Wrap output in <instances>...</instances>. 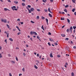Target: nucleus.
Listing matches in <instances>:
<instances>
[{"label":"nucleus","mask_w":76,"mask_h":76,"mask_svg":"<svg viewBox=\"0 0 76 76\" xmlns=\"http://www.w3.org/2000/svg\"><path fill=\"white\" fill-rule=\"evenodd\" d=\"M50 57H53V55L52 54V53H51L50 54Z\"/></svg>","instance_id":"1a4fd4ad"},{"label":"nucleus","mask_w":76,"mask_h":76,"mask_svg":"<svg viewBox=\"0 0 76 76\" xmlns=\"http://www.w3.org/2000/svg\"><path fill=\"white\" fill-rule=\"evenodd\" d=\"M49 16L50 18H52V15H51V14H50V13H49Z\"/></svg>","instance_id":"9b49d317"},{"label":"nucleus","mask_w":76,"mask_h":76,"mask_svg":"<svg viewBox=\"0 0 76 76\" xmlns=\"http://www.w3.org/2000/svg\"><path fill=\"white\" fill-rule=\"evenodd\" d=\"M14 3H15L16 4H18V1H14Z\"/></svg>","instance_id":"ddd939ff"},{"label":"nucleus","mask_w":76,"mask_h":76,"mask_svg":"<svg viewBox=\"0 0 76 76\" xmlns=\"http://www.w3.org/2000/svg\"><path fill=\"white\" fill-rule=\"evenodd\" d=\"M26 9H28V10H29V8H28V7H26Z\"/></svg>","instance_id":"680f3d73"},{"label":"nucleus","mask_w":76,"mask_h":76,"mask_svg":"<svg viewBox=\"0 0 76 76\" xmlns=\"http://www.w3.org/2000/svg\"><path fill=\"white\" fill-rule=\"evenodd\" d=\"M67 22H68V23H70V20L68 19H67Z\"/></svg>","instance_id":"bb28decb"},{"label":"nucleus","mask_w":76,"mask_h":76,"mask_svg":"<svg viewBox=\"0 0 76 76\" xmlns=\"http://www.w3.org/2000/svg\"><path fill=\"white\" fill-rule=\"evenodd\" d=\"M72 29H73V27L72 26H71L70 28V30H72Z\"/></svg>","instance_id":"7c9ffc66"},{"label":"nucleus","mask_w":76,"mask_h":76,"mask_svg":"<svg viewBox=\"0 0 76 76\" xmlns=\"http://www.w3.org/2000/svg\"><path fill=\"white\" fill-rule=\"evenodd\" d=\"M48 44L49 45V46H51V45L50 44V42H48Z\"/></svg>","instance_id":"49530a36"},{"label":"nucleus","mask_w":76,"mask_h":76,"mask_svg":"<svg viewBox=\"0 0 76 76\" xmlns=\"http://www.w3.org/2000/svg\"><path fill=\"white\" fill-rule=\"evenodd\" d=\"M61 36H62V37H66V35L65 34H61Z\"/></svg>","instance_id":"f8f14e48"},{"label":"nucleus","mask_w":76,"mask_h":76,"mask_svg":"<svg viewBox=\"0 0 76 76\" xmlns=\"http://www.w3.org/2000/svg\"><path fill=\"white\" fill-rule=\"evenodd\" d=\"M11 8L13 10H14L15 9V8H16V6H13V7H12Z\"/></svg>","instance_id":"7ed1b4c3"},{"label":"nucleus","mask_w":76,"mask_h":76,"mask_svg":"<svg viewBox=\"0 0 76 76\" xmlns=\"http://www.w3.org/2000/svg\"><path fill=\"white\" fill-rule=\"evenodd\" d=\"M42 19H45V18L42 16Z\"/></svg>","instance_id":"ea45409f"},{"label":"nucleus","mask_w":76,"mask_h":76,"mask_svg":"<svg viewBox=\"0 0 76 76\" xmlns=\"http://www.w3.org/2000/svg\"><path fill=\"white\" fill-rule=\"evenodd\" d=\"M34 67L35 69H38V67L36 66V65H34Z\"/></svg>","instance_id":"2eb2a0df"},{"label":"nucleus","mask_w":76,"mask_h":76,"mask_svg":"<svg viewBox=\"0 0 76 76\" xmlns=\"http://www.w3.org/2000/svg\"><path fill=\"white\" fill-rule=\"evenodd\" d=\"M69 7V5H66L65 6V7L66 8H67V7Z\"/></svg>","instance_id":"c9c22d12"},{"label":"nucleus","mask_w":76,"mask_h":76,"mask_svg":"<svg viewBox=\"0 0 76 76\" xmlns=\"http://www.w3.org/2000/svg\"><path fill=\"white\" fill-rule=\"evenodd\" d=\"M30 10L32 11V12H33V11H34V9L33 8H31Z\"/></svg>","instance_id":"6e6552de"},{"label":"nucleus","mask_w":76,"mask_h":76,"mask_svg":"<svg viewBox=\"0 0 76 76\" xmlns=\"http://www.w3.org/2000/svg\"><path fill=\"white\" fill-rule=\"evenodd\" d=\"M68 39H69L68 38H66L65 39V40H66V41L68 40Z\"/></svg>","instance_id":"a19ab883"},{"label":"nucleus","mask_w":76,"mask_h":76,"mask_svg":"<svg viewBox=\"0 0 76 76\" xmlns=\"http://www.w3.org/2000/svg\"><path fill=\"white\" fill-rule=\"evenodd\" d=\"M61 20H65L64 18H61Z\"/></svg>","instance_id":"4be33fe9"},{"label":"nucleus","mask_w":76,"mask_h":76,"mask_svg":"<svg viewBox=\"0 0 76 76\" xmlns=\"http://www.w3.org/2000/svg\"><path fill=\"white\" fill-rule=\"evenodd\" d=\"M9 76H12V74H11V73H9Z\"/></svg>","instance_id":"4d7b16f0"},{"label":"nucleus","mask_w":76,"mask_h":76,"mask_svg":"<svg viewBox=\"0 0 76 76\" xmlns=\"http://www.w3.org/2000/svg\"><path fill=\"white\" fill-rule=\"evenodd\" d=\"M57 57H60V55H57Z\"/></svg>","instance_id":"de8ad7c7"},{"label":"nucleus","mask_w":76,"mask_h":76,"mask_svg":"<svg viewBox=\"0 0 76 76\" xmlns=\"http://www.w3.org/2000/svg\"><path fill=\"white\" fill-rule=\"evenodd\" d=\"M11 63H13V64H15V62L14 61H12Z\"/></svg>","instance_id":"f3484780"},{"label":"nucleus","mask_w":76,"mask_h":76,"mask_svg":"<svg viewBox=\"0 0 76 76\" xmlns=\"http://www.w3.org/2000/svg\"><path fill=\"white\" fill-rule=\"evenodd\" d=\"M30 34H31V35H32V34H33V32H32V31H31L30 32Z\"/></svg>","instance_id":"f704fd0d"},{"label":"nucleus","mask_w":76,"mask_h":76,"mask_svg":"<svg viewBox=\"0 0 76 76\" xmlns=\"http://www.w3.org/2000/svg\"><path fill=\"white\" fill-rule=\"evenodd\" d=\"M22 6H25V3H22Z\"/></svg>","instance_id":"6ab92c4d"},{"label":"nucleus","mask_w":76,"mask_h":76,"mask_svg":"<svg viewBox=\"0 0 76 76\" xmlns=\"http://www.w3.org/2000/svg\"><path fill=\"white\" fill-rule=\"evenodd\" d=\"M43 26H42V29H43L44 30V27H43Z\"/></svg>","instance_id":"c756f323"},{"label":"nucleus","mask_w":76,"mask_h":76,"mask_svg":"<svg viewBox=\"0 0 76 76\" xmlns=\"http://www.w3.org/2000/svg\"><path fill=\"white\" fill-rule=\"evenodd\" d=\"M13 31H16V29H14L13 30Z\"/></svg>","instance_id":"338daca9"},{"label":"nucleus","mask_w":76,"mask_h":76,"mask_svg":"<svg viewBox=\"0 0 76 76\" xmlns=\"http://www.w3.org/2000/svg\"><path fill=\"white\" fill-rule=\"evenodd\" d=\"M4 33L7 34V38L9 37V33H7V32L6 31H4Z\"/></svg>","instance_id":"f03ea898"},{"label":"nucleus","mask_w":76,"mask_h":76,"mask_svg":"<svg viewBox=\"0 0 76 76\" xmlns=\"http://www.w3.org/2000/svg\"><path fill=\"white\" fill-rule=\"evenodd\" d=\"M20 34H21V33H20V32H19L17 34L19 35H20Z\"/></svg>","instance_id":"c03bdc74"},{"label":"nucleus","mask_w":76,"mask_h":76,"mask_svg":"<svg viewBox=\"0 0 76 76\" xmlns=\"http://www.w3.org/2000/svg\"><path fill=\"white\" fill-rule=\"evenodd\" d=\"M8 56H9V57H11V55H10V54H8Z\"/></svg>","instance_id":"13d9d810"},{"label":"nucleus","mask_w":76,"mask_h":76,"mask_svg":"<svg viewBox=\"0 0 76 76\" xmlns=\"http://www.w3.org/2000/svg\"><path fill=\"white\" fill-rule=\"evenodd\" d=\"M37 19H39V16L38 15L37 16Z\"/></svg>","instance_id":"dca6fc26"},{"label":"nucleus","mask_w":76,"mask_h":76,"mask_svg":"<svg viewBox=\"0 0 76 76\" xmlns=\"http://www.w3.org/2000/svg\"><path fill=\"white\" fill-rule=\"evenodd\" d=\"M1 21L2 22H4V23H6V22H7V20L6 19H2Z\"/></svg>","instance_id":"f257e3e1"},{"label":"nucleus","mask_w":76,"mask_h":76,"mask_svg":"<svg viewBox=\"0 0 76 76\" xmlns=\"http://www.w3.org/2000/svg\"><path fill=\"white\" fill-rule=\"evenodd\" d=\"M72 1L73 3H75V0H72Z\"/></svg>","instance_id":"58836bf2"},{"label":"nucleus","mask_w":76,"mask_h":76,"mask_svg":"<svg viewBox=\"0 0 76 76\" xmlns=\"http://www.w3.org/2000/svg\"><path fill=\"white\" fill-rule=\"evenodd\" d=\"M31 23H35V22H34L32 20H31Z\"/></svg>","instance_id":"4c0bfd02"},{"label":"nucleus","mask_w":76,"mask_h":76,"mask_svg":"<svg viewBox=\"0 0 76 76\" xmlns=\"http://www.w3.org/2000/svg\"><path fill=\"white\" fill-rule=\"evenodd\" d=\"M33 33V34H34L35 35H37V33H36V32L34 31Z\"/></svg>","instance_id":"423d86ee"},{"label":"nucleus","mask_w":76,"mask_h":76,"mask_svg":"<svg viewBox=\"0 0 76 76\" xmlns=\"http://www.w3.org/2000/svg\"><path fill=\"white\" fill-rule=\"evenodd\" d=\"M75 8H74V9L72 10V12H75Z\"/></svg>","instance_id":"aec40b11"},{"label":"nucleus","mask_w":76,"mask_h":76,"mask_svg":"<svg viewBox=\"0 0 76 76\" xmlns=\"http://www.w3.org/2000/svg\"><path fill=\"white\" fill-rule=\"evenodd\" d=\"M22 70L23 72H25V68H23L22 69Z\"/></svg>","instance_id":"9d476101"},{"label":"nucleus","mask_w":76,"mask_h":76,"mask_svg":"<svg viewBox=\"0 0 76 76\" xmlns=\"http://www.w3.org/2000/svg\"><path fill=\"white\" fill-rule=\"evenodd\" d=\"M17 21H18V22H19V21H20V19L18 18L17 19Z\"/></svg>","instance_id":"8fccbe9b"},{"label":"nucleus","mask_w":76,"mask_h":76,"mask_svg":"<svg viewBox=\"0 0 76 76\" xmlns=\"http://www.w3.org/2000/svg\"><path fill=\"white\" fill-rule=\"evenodd\" d=\"M44 10H45V12H48V10H47L45 9Z\"/></svg>","instance_id":"a878e982"},{"label":"nucleus","mask_w":76,"mask_h":76,"mask_svg":"<svg viewBox=\"0 0 76 76\" xmlns=\"http://www.w3.org/2000/svg\"><path fill=\"white\" fill-rule=\"evenodd\" d=\"M74 15H75V16H76V12H74Z\"/></svg>","instance_id":"774afa93"},{"label":"nucleus","mask_w":76,"mask_h":76,"mask_svg":"<svg viewBox=\"0 0 76 76\" xmlns=\"http://www.w3.org/2000/svg\"><path fill=\"white\" fill-rule=\"evenodd\" d=\"M15 49H16V50H18V49H19V48H18V47H16V48Z\"/></svg>","instance_id":"0e129e2a"},{"label":"nucleus","mask_w":76,"mask_h":76,"mask_svg":"<svg viewBox=\"0 0 76 76\" xmlns=\"http://www.w3.org/2000/svg\"><path fill=\"white\" fill-rule=\"evenodd\" d=\"M65 65H66V66H68V64H67V63H66Z\"/></svg>","instance_id":"5fc2aeb1"},{"label":"nucleus","mask_w":76,"mask_h":76,"mask_svg":"<svg viewBox=\"0 0 76 76\" xmlns=\"http://www.w3.org/2000/svg\"><path fill=\"white\" fill-rule=\"evenodd\" d=\"M66 32H69V29H67L66 30Z\"/></svg>","instance_id":"473e14b6"},{"label":"nucleus","mask_w":76,"mask_h":76,"mask_svg":"<svg viewBox=\"0 0 76 76\" xmlns=\"http://www.w3.org/2000/svg\"><path fill=\"white\" fill-rule=\"evenodd\" d=\"M62 15H64V14H65L64 12H62Z\"/></svg>","instance_id":"864d4df0"},{"label":"nucleus","mask_w":76,"mask_h":76,"mask_svg":"<svg viewBox=\"0 0 76 76\" xmlns=\"http://www.w3.org/2000/svg\"><path fill=\"white\" fill-rule=\"evenodd\" d=\"M26 47H28V45H26Z\"/></svg>","instance_id":"69168bd1"},{"label":"nucleus","mask_w":76,"mask_h":76,"mask_svg":"<svg viewBox=\"0 0 76 76\" xmlns=\"http://www.w3.org/2000/svg\"><path fill=\"white\" fill-rule=\"evenodd\" d=\"M48 11H49V12L50 13H53L51 12V11H50V8H48Z\"/></svg>","instance_id":"0eeeda50"},{"label":"nucleus","mask_w":76,"mask_h":76,"mask_svg":"<svg viewBox=\"0 0 76 76\" xmlns=\"http://www.w3.org/2000/svg\"><path fill=\"white\" fill-rule=\"evenodd\" d=\"M7 26L8 27V28H10V26H9V25L7 24Z\"/></svg>","instance_id":"c85d7f7f"},{"label":"nucleus","mask_w":76,"mask_h":76,"mask_svg":"<svg viewBox=\"0 0 76 76\" xmlns=\"http://www.w3.org/2000/svg\"><path fill=\"white\" fill-rule=\"evenodd\" d=\"M37 39H39V36H38L37 37Z\"/></svg>","instance_id":"bf43d9fd"},{"label":"nucleus","mask_w":76,"mask_h":76,"mask_svg":"<svg viewBox=\"0 0 76 76\" xmlns=\"http://www.w3.org/2000/svg\"><path fill=\"white\" fill-rule=\"evenodd\" d=\"M27 7H29V8H31V5H28Z\"/></svg>","instance_id":"5701e85b"},{"label":"nucleus","mask_w":76,"mask_h":76,"mask_svg":"<svg viewBox=\"0 0 76 76\" xmlns=\"http://www.w3.org/2000/svg\"><path fill=\"white\" fill-rule=\"evenodd\" d=\"M49 40H50V41H53V40L51 39V38H49Z\"/></svg>","instance_id":"a211bd4d"},{"label":"nucleus","mask_w":76,"mask_h":76,"mask_svg":"<svg viewBox=\"0 0 76 76\" xmlns=\"http://www.w3.org/2000/svg\"><path fill=\"white\" fill-rule=\"evenodd\" d=\"M69 43H70V44H73V42L71 40H70L68 42Z\"/></svg>","instance_id":"20e7f679"},{"label":"nucleus","mask_w":76,"mask_h":76,"mask_svg":"<svg viewBox=\"0 0 76 76\" xmlns=\"http://www.w3.org/2000/svg\"><path fill=\"white\" fill-rule=\"evenodd\" d=\"M23 54L24 56H26V54H25V53H23Z\"/></svg>","instance_id":"72a5a7b5"},{"label":"nucleus","mask_w":76,"mask_h":76,"mask_svg":"<svg viewBox=\"0 0 76 76\" xmlns=\"http://www.w3.org/2000/svg\"><path fill=\"white\" fill-rule=\"evenodd\" d=\"M8 2H9L10 3H11V1L10 0H7Z\"/></svg>","instance_id":"a18cd8bd"},{"label":"nucleus","mask_w":76,"mask_h":76,"mask_svg":"<svg viewBox=\"0 0 76 76\" xmlns=\"http://www.w3.org/2000/svg\"><path fill=\"white\" fill-rule=\"evenodd\" d=\"M64 12H66V13H67V11L66 10V9H65L64 10Z\"/></svg>","instance_id":"2f4dec72"},{"label":"nucleus","mask_w":76,"mask_h":76,"mask_svg":"<svg viewBox=\"0 0 76 76\" xmlns=\"http://www.w3.org/2000/svg\"><path fill=\"white\" fill-rule=\"evenodd\" d=\"M2 58V55H1V53H0V58Z\"/></svg>","instance_id":"cd10ccee"},{"label":"nucleus","mask_w":76,"mask_h":76,"mask_svg":"<svg viewBox=\"0 0 76 76\" xmlns=\"http://www.w3.org/2000/svg\"><path fill=\"white\" fill-rule=\"evenodd\" d=\"M42 1L44 3H45V2H46V1H47V0H43Z\"/></svg>","instance_id":"b1692460"},{"label":"nucleus","mask_w":76,"mask_h":76,"mask_svg":"<svg viewBox=\"0 0 76 76\" xmlns=\"http://www.w3.org/2000/svg\"><path fill=\"white\" fill-rule=\"evenodd\" d=\"M15 59L17 61H18V57H16Z\"/></svg>","instance_id":"393cba45"},{"label":"nucleus","mask_w":76,"mask_h":76,"mask_svg":"<svg viewBox=\"0 0 76 76\" xmlns=\"http://www.w3.org/2000/svg\"><path fill=\"white\" fill-rule=\"evenodd\" d=\"M50 1L51 3H53V0H50Z\"/></svg>","instance_id":"3c124183"},{"label":"nucleus","mask_w":76,"mask_h":76,"mask_svg":"<svg viewBox=\"0 0 76 76\" xmlns=\"http://www.w3.org/2000/svg\"><path fill=\"white\" fill-rule=\"evenodd\" d=\"M37 11H38L39 12H40V10H39V9H37Z\"/></svg>","instance_id":"09e8293b"},{"label":"nucleus","mask_w":76,"mask_h":76,"mask_svg":"<svg viewBox=\"0 0 76 76\" xmlns=\"http://www.w3.org/2000/svg\"><path fill=\"white\" fill-rule=\"evenodd\" d=\"M9 39L10 41H13V39L12 38H10Z\"/></svg>","instance_id":"412c9836"},{"label":"nucleus","mask_w":76,"mask_h":76,"mask_svg":"<svg viewBox=\"0 0 76 76\" xmlns=\"http://www.w3.org/2000/svg\"><path fill=\"white\" fill-rule=\"evenodd\" d=\"M73 28L74 29H76V28H75V26H73Z\"/></svg>","instance_id":"052dcab7"},{"label":"nucleus","mask_w":76,"mask_h":76,"mask_svg":"<svg viewBox=\"0 0 76 76\" xmlns=\"http://www.w3.org/2000/svg\"><path fill=\"white\" fill-rule=\"evenodd\" d=\"M45 20L46 21V22H47V23L48 24V19L47 18H46Z\"/></svg>","instance_id":"4468645a"},{"label":"nucleus","mask_w":76,"mask_h":76,"mask_svg":"<svg viewBox=\"0 0 76 76\" xmlns=\"http://www.w3.org/2000/svg\"><path fill=\"white\" fill-rule=\"evenodd\" d=\"M16 10V11H17V10H18V9H16V8H15L14 9V10Z\"/></svg>","instance_id":"603ef678"},{"label":"nucleus","mask_w":76,"mask_h":76,"mask_svg":"<svg viewBox=\"0 0 76 76\" xmlns=\"http://www.w3.org/2000/svg\"><path fill=\"white\" fill-rule=\"evenodd\" d=\"M37 57H39V53H38V54H37Z\"/></svg>","instance_id":"6e6d98bb"},{"label":"nucleus","mask_w":76,"mask_h":76,"mask_svg":"<svg viewBox=\"0 0 76 76\" xmlns=\"http://www.w3.org/2000/svg\"><path fill=\"white\" fill-rule=\"evenodd\" d=\"M28 11H29V13H31V10H28Z\"/></svg>","instance_id":"37998d69"},{"label":"nucleus","mask_w":76,"mask_h":76,"mask_svg":"<svg viewBox=\"0 0 76 76\" xmlns=\"http://www.w3.org/2000/svg\"><path fill=\"white\" fill-rule=\"evenodd\" d=\"M4 10H5V11H7V10H9V11H10V10H8L6 8H4Z\"/></svg>","instance_id":"39448f33"},{"label":"nucleus","mask_w":76,"mask_h":76,"mask_svg":"<svg viewBox=\"0 0 76 76\" xmlns=\"http://www.w3.org/2000/svg\"><path fill=\"white\" fill-rule=\"evenodd\" d=\"M20 23L21 25H23V22H20Z\"/></svg>","instance_id":"79ce46f5"},{"label":"nucleus","mask_w":76,"mask_h":76,"mask_svg":"<svg viewBox=\"0 0 76 76\" xmlns=\"http://www.w3.org/2000/svg\"><path fill=\"white\" fill-rule=\"evenodd\" d=\"M55 45H58V44H57V43H55Z\"/></svg>","instance_id":"e2e57ef3"},{"label":"nucleus","mask_w":76,"mask_h":76,"mask_svg":"<svg viewBox=\"0 0 76 76\" xmlns=\"http://www.w3.org/2000/svg\"><path fill=\"white\" fill-rule=\"evenodd\" d=\"M48 34L49 35H51V33H50V32H49Z\"/></svg>","instance_id":"e433bc0d"}]
</instances>
